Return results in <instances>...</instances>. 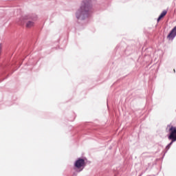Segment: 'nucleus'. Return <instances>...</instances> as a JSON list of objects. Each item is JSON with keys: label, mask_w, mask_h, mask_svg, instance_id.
Returning <instances> with one entry per match:
<instances>
[{"label": "nucleus", "mask_w": 176, "mask_h": 176, "mask_svg": "<svg viewBox=\"0 0 176 176\" xmlns=\"http://www.w3.org/2000/svg\"><path fill=\"white\" fill-rule=\"evenodd\" d=\"M91 13V1L83 0L80 8L77 10L76 16L77 19L85 20Z\"/></svg>", "instance_id": "f257e3e1"}, {"label": "nucleus", "mask_w": 176, "mask_h": 176, "mask_svg": "<svg viewBox=\"0 0 176 176\" xmlns=\"http://www.w3.org/2000/svg\"><path fill=\"white\" fill-rule=\"evenodd\" d=\"M74 167L80 172L86 167V162L82 158H78L74 163Z\"/></svg>", "instance_id": "f03ea898"}, {"label": "nucleus", "mask_w": 176, "mask_h": 176, "mask_svg": "<svg viewBox=\"0 0 176 176\" xmlns=\"http://www.w3.org/2000/svg\"><path fill=\"white\" fill-rule=\"evenodd\" d=\"M170 135L168 136V140H172V142H175L176 141V127L171 126L169 129Z\"/></svg>", "instance_id": "7ed1b4c3"}, {"label": "nucleus", "mask_w": 176, "mask_h": 176, "mask_svg": "<svg viewBox=\"0 0 176 176\" xmlns=\"http://www.w3.org/2000/svg\"><path fill=\"white\" fill-rule=\"evenodd\" d=\"M176 36V26L174 27V28L170 31L169 33V35L167 36V38L169 41H173L174 38Z\"/></svg>", "instance_id": "20e7f679"}, {"label": "nucleus", "mask_w": 176, "mask_h": 176, "mask_svg": "<svg viewBox=\"0 0 176 176\" xmlns=\"http://www.w3.org/2000/svg\"><path fill=\"white\" fill-rule=\"evenodd\" d=\"M166 14H167V10H164L161 14L160 15V16L157 19V23H159V21H160V20H162V19H163V17H164V16H166Z\"/></svg>", "instance_id": "39448f33"}, {"label": "nucleus", "mask_w": 176, "mask_h": 176, "mask_svg": "<svg viewBox=\"0 0 176 176\" xmlns=\"http://www.w3.org/2000/svg\"><path fill=\"white\" fill-rule=\"evenodd\" d=\"M34 27V22L29 21L26 23V28H31Z\"/></svg>", "instance_id": "423d86ee"}, {"label": "nucleus", "mask_w": 176, "mask_h": 176, "mask_svg": "<svg viewBox=\"0 0 176 176\" xmlns=\"http://www.w3.org/2000/svg\"><path fill=\"white\" fill-rule=\"evenodd\" d=\"M173 142H173V140H171L170 143L166 146V148H167L168 149H170V146H171V145H173Z\"/></svg>", "instance_id": "0eeeda50"}, {"label": "nucleus", "mask_w": 176, "mask_h": 176, "mask_svg": "<svg viewBox=\"0 0 176 176\" xmlns=\"http://www.w3.org/2000/svg\"><path fill=\"white\" fill-rule=\"evenodd\" d=\"M1 50H2V45H0V55H1Z\"/></svg>", "instance_id": "6e6552de"}]
</instances>
